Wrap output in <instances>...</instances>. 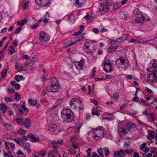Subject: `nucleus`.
Segmentation results:
<instances>
[{
  "mask_svg": "<svg viewBox=\"0 0 157 157\" xmlns=\"http://www.w3.org/2000/svg\"><path fill=\"white\" fill-rule=\"evenodd\" d=\"M61 114L62 119L67 122H71L73 120V114L72 111L68 108L63 109L61 111Z\"/></svg>",
  "mask_w": 157,
  "mask_h": 157,
  "instance_id": "f257e3e1",
  "label": "nucleus"
},
{
  "mask_svg": "<svg viewBox=\"0 0 157 157\" xmlns=\"http://www.w3.org/2000/svg\"><path fill=\"white\" fill-rule=\"evenodd\" d=\"M115 65L118 67L126 70L130 66V64L127 59L121 57L116 60Z\"/></svg>",
  "mask_w": 157,
  "mask_h": 157,
  "instance_id": "f03ea898",
  "label": "nucleus"
},
{
  "mask_svg": "<svg viewBox=\"0 0 157 157\" xmlns=\"http://www.w3.org/2000/svg\"><path fill=\"white\" fill-rule=\"evenodd\" d=\"M104 135V131L102 129L96 128L93 130L91 138L97 140L102 137Z\"/></svg>",
  "mask_w": 157,
  "mask_h": 157,
  "instance_id": "7ed1b4c3",
  "label": "nucleus"
},
{
  "mask_svg": "<svg viewBox=\"0 0 157 157\" xmlns=\"http://www.w3.org/2000/svg\"><path fill=\"white\" fill-rule=\"evenodd\" d=\"M131 124L124 123L121 125L120 124L118 128V132L121 136L122 135L126 134L129 131L131 128Z\"/></svg>",
  "mask_w": 157,
  "mask_h": 157,
  "instance_id": "20e7f679",
  "label": "nucleus"
},
{
  "mask_svg": "<svg viewBox=\"0 0 157 157\" xmlns=\"http://www.w3.org/2000/svg\"><path fill=\"white\" fill-rule=\"evenodd\" d=\"M57 103H55L46 112V114L49 116V117L53 118H56L57 117V111L56 108L58 105Z\"/></svg>",
  "mask_w": 157,
  "mask_h": 157,
  "instance_id": "39448f33",
  "label": "nucleus"
},
{
  "mask_svg": "<svg viewBox=\"0 0 157 157\" xmlns=\"http://www.w3.org/2000/svg\"><path fill=\"white\" fill-rule=\"evenodd\" d=\"M93 44L89 42H85L83 45V48L86 52L88 53H92L94 51L93 49Z\"/></svg>",
  "mask_w": 157,
  "mask_h": 157,
  "instance_id": "423d86ee",
  "label": "nucleus"
},
{
  "mask_svg": "<svg viewBox=\"0 0 157 157\" xmlns=\"http://www.w3.org/2000/svg\"><path fill=\"white\" fill-rule=\"evenodd\" d=\"M50 39L49 36L45 32L42 31L40 33L39 39L42 42H48Z\"/></svg>",
  "mask_w": 157,
  "mask_h": 157,
  "instance_id": "0eeeda50",
  "label": "nucleus"
},
{
  "mask_svg": "<svg viewBox=\"0 0 157 157\" xmlns=\"http://www.w3.org/2000/svg\"><path fill=\"white\" fill-rule=\"evenodd\" d=\"M101 117L102 120L107 119L112 121L114 119V117L112 114H109L107 112H105L101 115Z\"/></svg>",
  "mask_w": 157,
  "mask_h": 157,
  "instance_id": "6e6552de",
  "label": "nucleus"
},
{
  "mask_svg": "<svg viewBox=\"0 0 157 157\" xmlns=\"http://www.w3.org/2000/svg\"><path fill=\"white\" fill-rule=\"evenodd\" d=\"M104 68L105 71L109 72L112 71L111 63L109 61H105L104 63Z\"/></svg>",
  "mask_w": 157,
  "mask_h": 157,
  "instance_id": "1a4fd4ad",
  "label": "nucleus"
},
{
  "mask_svg": "<svg viewBox=\"0 0 157 157\" xmlns=\"http://www.w3.org/2000/svg\"><path fill=\"white\" fill-rule=\"evenodd\" d=\"M36 3L39 6H49V0H35Z\"/></svg>",
  "mask_w": 157,
  "mask_h": 157,
  "instance_id": "9d476101",
  "label": "nucleus"
},
{
  "mask_svg": "<svg viewBox=\"0 0 157 157\" xmlns=\"http://www.w3.org/2000/svg\"><path fill=\"white\" fill-rule=\"evenodd\" d=\"M75 40L73 41L72 40H71L65 43L64 44V46L65 48L69 47L71 46L72 45L75 44L77 42L79 41L81 39L80 37H78V36L75 37Z\"/></svg>",
  "mask_w": 157,
  "mask_h": 157,
  "instance_id": "9b49d317",
  "label": "nucleus"
},
{
  "mask_svg": "<svg viewBox=\"0 0 157 157\" xmlns=\"http://www.w3.org/2000/svg\"><path fill=\"white\" fill-rule=\"evenodd\" d=\"M51 88L53 89V90H55L56 92L59 87L58 82L56 79L55 78H52L51 80Z\"/></svg>",
  "mask_w": 157,
  "mask_h": 157,
  "instance_id": "f8f14e48",
  "label": "nucleus"
},
{
  "mask_svg": "<svg viewBox=\"0 0 157 157\" xmlns=\"http://www.w3.org/2000/svg\"><path fill=\"white\" fill-rule=\"evenodd\" d=\"M110 43L111 45L108 49L109 52L114 51L117 47V45L114 41H111Z\"/></svg>",
  "mask_w": 157,
  "mask_h": 157,
  "instance_id": "ddd939ff",
  "label": "nucleus"
},
{
  "mask_svg": "<svg viewBox=\"0 0 157 157\" xmlns=\"http://www.w3.org/2000/svg\"><path fill=\"white\" fill-rule=\"evenodd\" d=\"M28 137L30 139V141L33 142H39L40 138L38 136L33 135L31 133L28 135Z\"/></svg>",
  "mask_w": 157,
  "mask_h": 157,
  "instance_id": "4468645a",
  "label": "nucleus"
},
{
  "mask_svg": "<svg viewBox=\"0 0 157 157\" xmlns=\"http://www.w3.org/2000/svg\"><path fill=\"white\" fill-rule=\"evenodd\" d=\"M157 77V70L154 71L151 74L147 76V80L148 81L151 82L155 80Z\"/></svg>",
  "mask_w": 157,
  "mask_h": 157,
  "instance_id": "2eb2a0df",
  "label": "nucleus"
},
{
  "mask_svg": "<svg viewBox=\"0 0 157 157\" xmlns=\"http://www.w3.org/2000/svg\"><path fill=\"white\" fill-rule=\"evenodd\" d=\"M157 66V63L154 62L150 63L147 66V71L151 72L153 71Z\"/></svg>",
  "mask_w": 157,
  "mask_h": 157,
  "instance_id": "dca6fc26",
  "label": "nucleus"
},
{
  "mask_svg": "<svg viewBox=\"0 0 157 157\" xmlns=\"http://www.w3.org/2000/svg\"><path fill=\"white\" fill-rule=\"evenodd\" d=\"M86 86H87L86 90H88V93L91 94H92L94 91V85L91 83H88Z\"/></svg>",
  "mask_w": 157,
  "mask_h": 157,
  "instance_id": "f3484780",
  "label": "nucleus"
},
{
  "mask_svg": "<svg viewBox=\"0 0 157 157\" xmlns=\"http://www.w3.org/2000/svg\"><path fill=\"white\" fill-rule=\"evenodd\" d=\"M123 36H122L116 39V40L114 41L115 42L119 43L122 42L126 40L128 37V35L126 33L123 34Z\"/></svg>",
  "mask_w": 157,
  "mask_h": 157,
  "instance_id": "a211bd4d",
  "label": "nucleus"
},
{
  "mask_svg": "<svg viewBox=\"0 0 157 157\" xmlns=\"http://www.w3.org/2000/svg\"><path fill=\"white\" fill-rule=\"evenodd\" d=\"M78 100H79V99L77 98H71L70 102V105L71 107L72 108L75 109L76 108V104L75 103V102H77Z\"/></svg>",
  "mask_w": 157,
  "mask_h": 157,
  "instance_id": "6ab92c4d",
  "label": "nucleus"
},
{
  "mask_svg": "<svg viewBox=\"0 0 157 157\" xmlns=\"http://www.w3.org/2000/svg\"><path fill=\"white\" fill-rule=\"evenodd\" d=\"M102 110V108L100 106H98L92 110V113L93 115H96L99 116L100 115V113L98 112Z\"/></svg>",
  "mask_w": 157,
  "mask_h": 157,
  "instance_id": "aec40b11",
  "label": "nucleus"
},
{
  "mask_svg": "<svg viewBox=\"0 0 157 157\" xmlns=\"http://www.w3.org/2000/svg\"><path fill=\"white\" fill-rule=\"evenodd\" d=\"M84 64L83 61H82L75 62V65L76 68L79 70L82 69Z\"/></svg>",
  "mask_w": 157,
  "mask_h": 157,
  "instance_id": "412c9836",
  "label": "nucleus"
},
{
  "mask_svg": "<svg viewBox=\"0 0 157 157\" xmlns=\"http://www.w3.org/2000/svg\"><path fill=\"white\" fill-rule=\"evenodd\" d=\"M125 154V151L121 149L119 151H115L114 153V155L115 157L119 156L120 157H124Z\"/></svg>",
  "mask_w": 157,
  "mask_h": 157,
  "instance_id": "4be33fe9",
  "label": "nucleus"
},
{
  "mask_svg": "<svg viewBox=\"0 0 157 157\" xmlns=\"http://www.w3.org/2000/svg\"><path fill=\"white\" fill-rule=\"evenodd\" d=\"M109 6L107 5L101 4V5L100 8L99 9V10L101 12L102 11L105 12H107L109 10Z\"/></svg>",
  "mask_w": 157,
  "mask_h": 157,
  "instance_id": "5701e85b",
  "label": "nucleus"
},
{
  "mask_svg": "<svg viewBox=\"0 0 157 157\" xmlns=\"http://www.w3.org/2000/svg\"><path fill=\"white\" fill-rule=\"evenodd\" d=\"M76 108L75 109H78L79 110L83 109V104L82 101L79 99L78 102L76 103Z\"/></svg>",
  "mask_w": 157,
  "mask_h": 157,
  "instance_id": "b1692460",
  "label": "nucleus"
},
{
  "mask_svg": "<svg viewBox=\"0 0 157 157\" xmlns=\"http://www.w3.org/2000/svg\"><path fill=\"white\" fill-rule=\"evenodd\" d=\"M49 17V15L48 12L46 13L45 15L41 19L39 20L40 22L43 21L44 23H47L48 21V18Z\"/></svg>",
  "mask_w": 157,
  "mask_h": 157,
  "instance_id": "393cba45",
  "label": "nucleus"
},
{
  "mask_svg": "<svg viewBox=\"0 0 157 157\" xmlns=\"http://www.w3.org/2000/svg\"><path fill=\"white\" fill-rule=\"evenodd\" d=\"M128 14L126 12H122L120 15V18L122 19L126 20L128 17Z\"/></svg>",
  "mask_w": 157,
  "mask_h": 157,
  "instance_id": "a878e982",
  "label": "nucleus"
},
{
  "mask_svg": "<svg viewBox=\"0 0 157 157\" xmlns=\"http://www.w3.org/2000/svg\"><path fill=\"white\" fill-rule=\"evenodd\" d=\"M134 14L136 17L138 18H141L142 17V13L139 9H136L134 11Z\"/></svg>",
  "mask_w": 157,
  "mask_h": 157,
  "instance_id": "bb28decb",
  "label": "nucleus"
},
{
  "mask_svg": "<svg viewBox=\"0 0 157 157\" xmlns=\"http://www.w3.org/2000/svg\"><path fill=\"white\" fill-rule=\"evenodd\" d=\"M57 128L56 125L55 124H51L48 127V129L50 131L54 132Z\"/></svg>",
  "mask_w": 157,
  "mask_h": 157,
  "instance_id": "cd10ccee",
  "label": "nucleus"
},
{
  "mask_svg": "<svg viewBox=\"0 0 157 157\" xmlns=\"http://www.w3.org/2000/svg\"><path fill=\"white\" fill-rule=\"evenodd\" d=\"M30 64H26L23 67L21 68L18 71H26L27 70L28 68H30V69H32V68L30 67Z\"/></svg>",
  "mask_w": 157,
  "mask_h": 157,
  "instance_id": "c85d7f7f",
  "label": "nucleus"
},
{
  "mask_svg": "<svg viewBox=\"0 0 157 157\" xmlns=\"http://www.w3.org/2000/svg\"><path fill=\"white\" fill-rule=\"evenodd\" d=\"M8 107L5 104H0V109H1L4 113H5L7 110Z\"/></svg>",
  "mask_w": 157,
  "mask_h": 157,
  "instance_id": "c756f323",
  "label": "nucleus"
},
{
  "mask_svg": "<svg viewBox=\"0 0 157 157\" xmlns=\"http://www.w3.org/2000/svg\"><path fill=\"white\" fill-rule=\"evenodd\" d=\"M3 125L7 129L11 130H13V126L10 124L4 123L3 124Z\"/></svg>",
  "mask_w": 157,
  "mask_h": 157,
  "instance_id": "7c9ffc66",
  "label": "nucleus"
},
{
  "mask_svg": "<svg viewBox=\"0 0 157 157\" xmlns=\"http://www.w3.org/2000/svg\"><path fill=\"white\" fill-rule=\"evenodd\" d=\"M10 83L12 86H14V87L16 89L18 90L20 88L21 86L20 84L16 83L15 81H11Z\"/></svg>",
  "mask_w": 157,
  "mask_h": 157,
  "instance_id": "2f4dec72",
  "label": "nucleus"
},
{
  "mask_svg": "<svg viewBox=\"0 0 157 157\" xmlns=\"http://www.w3.org/2000/svg\"><path fill=\"white\" fill-rule=\"evenodd\" d=\"M128 42L129 43H134L135 44L142 43V42L139 41L137 39H134L130 40L128 41Z\"/></svg>",
  "mask_w": 157,
  "mask_h": 157,
  "instance_id": "473e14b6",
  "label": "nucleus"
},
{
  "mask_svg": "<svg viewBox=\"0 0 157 157\" xmlns=\"http://www.w3.org/2000/svg\"><path fill=\"white\" fill-rule=\"evenodd\" d=\"M155 134V132L154 131H151L149 132L147 136L148 139L149 140L152 139L154 137Z\"/></svg>",
  "mask_w": 157,
  "mask_h": 157,
  "instance_id": "72a5a7b5",
  "label": "nucleus"
},
{
  "mask_svg": "<svg viewBox=\"0 0 157 157\" xmlns=\"http://www.w3.org/2000/svg\"><path fill=\"white\" fill-rule=\"evenodd\" d=\"M125 154L132 156L134 153V150L132 149H128L125 151Z\"/></svg>",
  "mask_w": 157,
  "mask_h": 157,
  "instance_id": "f704fd0d",
  "label": "nucleus"
},
{
  "mask_svg": "<svg viewBox=\"0 0 157 157\" xmlns=\"http://www.w3.org/2000/svg\"><path fill=\"white\" fill-rule=\"evenodd\" d=\"M15 80L17 82H20L21 80H24V78L23 76L21 75H16L15 77Z\"/></svg>",
  "mask_w": 157,
  "mask_h": 157,
  "instance_id": "c9c22d12",
  "label": "nucleus"
},
{
  "mask_svg": "<svg viewBox=\"0 0 157 157\" xmlns=\"http://www.w3.org/2000/svg\"><path fill=\"white\" fill-rule=\"evenodd\" d=\"M28 102L31 106H34L36 104L37 101L36 100L32 99H29L28 100Z\"/></svg>",
  "mask_w": 157,
  "mask_h": 157,
  "instance_id": "e433bc0d",
  "label": "nucleus"
},
{
  "mask_svg": "<svg viewBox=\"0 0 157 157\" xmlns=\"http://www.w3.org/2000/svg\"><path fill=\"white\" fill-rule=\"evenodd\" d=\"M27 23V20L25 19H24L21 21H18L17 22V25L18 26H23L25 25Z\"/></svg>",
  "mask_w": 157,
  "mask_h": 157,
  "instance_id": "4c0bfd02",
  "label": "nucleus"
},
{
  "mask_svg": "<svg viewBox=\"0 0 157 157\" xmlns=\"http://www.w3.org/2000/svg\"><path fill=\"white\" fill-rule=\"evenodd\" d=\"M69 20L70 21L71 23H74L75 21V17L73 14H71L69 16Z\"/></svg>",
  "mask_w": 157,
  "mask_h": 157,
  "instance_id": "58836bf2",
  "label": "nucleus"
},
{
  "mask_svg": "<svg viewBox=\"0 0 157 157\" xmlns=\"http://www.w3.org/2000/svg\"><path fill=\"white\" fill-rule=\"evenodd\" d=\"M24 124L25 127L28 128H29L31 124L30 121L29 119H26L24 122Z\"/></svg>",
  "mask_w": 157,
  "mask_h": 157,
  "instance_id": "ea45409f",
  "label": "nucleus"
},
{
  "mask_svg": "<svg viewBox=\"0 0 157 157\" xmlns=\"http://www.w3.org/2000/svg\"><path fill=\"white\" fill-rule=\"evenodd\" d=\"M76 153V150L72 148L70 149L68 151V154L70 155H74Z\"/></svg>",
  "mask_w": 157,
  "mask_h": 157,
  "instance_id": "a19ab883",
  "label": "nucleus"
},
{
  "mask_svg": "<svg viewBox=\"0 0 157 157\" xmlns=\"http://www.w3.org/2000/svg\"><path fill=\"white\" fill-rule=\"evenodd\" d=\"M141 19H143L144 21H149L150 20V18L146 14L142 15V17H141Z\"/></svg>",
  "mask_w": 157,
  "mask_h": 157,
  "instance_id": "79ce46f5",
  "label": "nucleus"
},
{
  "mask_svg": "<svg viewBox=\"0 0 157 157\" xmlns=\"http://www.w3.org/2000/svg\"><path fill=\"white\" fill-rule=\"evenodd\" d=\"M75 4L77 6L81 7L83 6V3L82 2H80L79 0H75Z\"/></svg>",
  "mask_w": 157,
  "mask_h": 157,
  "instance_id": "37998d69",
  "label": "nucleus"
},
{
  "mask_svg": "<svg viewBox=\"0 0 157 157\" xmlns=\"http://www.w3.org/2000/svg\"><path fill=\"white\" fill-rule=\"evenodd\" d=\"M23 105H22L21 107L18 109V110L20 113H22L24 111H25L27 109V108L25 106L24 104V103H23Z\"/></svg>",
  "mask_w": 157,
  "mask_h": 157,
  "instance_id": "c03bdc74",
  "label": "nucleus"
},
{
  "mask_svg": "<svg viewBox=\"0 0 157 157\" xmlns=\"http://www.w3.org/2000/svg\"><path fill=\"white\" fill-rule=\"evenodd\" d=\"M16 121L17 123L21 125H23L24 124V121L21 118H18L16 119Z\"/></svg>",
  "mask_w": 157,
  "mask_h": 157,
  "instance_id": "a18cd8bd",
  "label": "nucleus"
},
{
  "mask_svg": "<svg viewBox=\"0 0 157 157\" xmlns=\"http://www.w3.org/2000/svg\"><path fill=\"white\" fill-rule=\"evenodd\" d=\"M25 133V131L22 128H20L18 130V133L20 135H24Z\"/></svg>",
  "mask_w": 157,
  "mask_h": 157,
  "instance_id": "49530a36",
  "label": "nucleus"
},
{
  "mask_svg": "<svg viewBox=\"0 0 157 157\" xmlns=\"http://www.w3.org/2000/svg\"><path fill=\"white\" fill-rule=\"evenodd\" d=\"M9 52L11 54H13L15 52V49L12 46H10L8 49Z\"/></svg>",
  "mask_w": 157,
  "mask_h": 157,
  "instance_id": "de8ad7c7",
  "label": "nucleus"
},
{
  "mask_svg": "<svg viewBox=\"0 0 157 157\" xmlns=\"http://www.w3.org/2000/svg\"><path fill=\"white\" fill-rule=\"evenodd\" d=\"M15 99L16 101H18L21 99V96L17 93H15L14 94Z\"/></svg>",
  "mask_w": 157,
  "mask_h": 157,
  "instance_id": "09e8293b",
  "label": "nucleus"
},
{
  "mask_svg": "<svg viewBox=\"0 0 157 157\" xmlns=\"http://www.w3.org/2000/svg\"><path fill=\"white\" fill-rule=\"evenodd\" d=\"M139 103L140 105H145L146 104V102L145 100L142 98H140L139 101Z\"/></svg>",
  "mask_w": 157,
  "mask_h": 157,
  "instance_id": "8fccbe9b",
  "label": "nucleus"
},
{
  "mask_svg": "<svg viewBox=\"0 0 157 157\" xmlns=\"http://www.w3.org/2000/svg\"><path fill=\"white\" fill-rule=\"evenodd\" d=\"M14 140L18 144L20 145L23 144V141L21 139L19 138H15L14 139Z\"/></svg>",
  "mask_w": 157,
  "mask_h": 157,
  "instance_id": "3c124183",
  "label": "nucleus"
},
{
  "mask_svg": "<svg viewBox=\"0 0 157 157\" xmlns=\"http://www.w3.org/2000/svg\"><path fill=\"white\" fill-rule=\"evenodd\" d=\"M5 101L6 102H11L13 101V99L7 96L5 98Z\"/></svg>",
  "mask_w": 157,
  "mask_h": 157,
  "instance_id": "603ef678",
  "label": "nucleus"
},
{
  "mask_svg": "<svg viewBox=\"0 0 157 157\" xmlns=\"http://www.w3.org/2000/svg\"><path fill=\"white\" fill-rule=\"evenodd\" d=\"M121 4L119 2H117L113 5V8L115 10L119 9L121 6Z\"/></svg>",
  "mask_w": 157,
  "mask_h": 157,
  "instance_id": "864d4df0",
  "label": "nucleus"
},
{
  "mask_svg": "<svg viewBox=\"0 0 157 157\" xmlns=\"http://www.w3.org/2000/svg\"><path fill=\"white\" fill-rule=\"evenodd\" d=\"M105 154V155L108 156L109 155V149L108 147H105L104 148Z\"/></svg>",
  "mask_w": 157,
  "mask_h": 157,
  "instance_id": "5fc2aeb1",
  "label": "nucleus"
},
{
  "mask_svg": "<svg viewBox=\"0 0 157 157\" xmlns=\"http://www.w3.org/2000/svg\"><path fill=\"white\" fill-rule=\"evenodd\" d=\"M7 71L6 69H4L2 72L1 75L3 78L5 77L7 74Z\"/></svg>",
  "mask_w": 157,
  "mask_h": 157,
  "instance_id": "6e6d98bb",
  "label": "nucleus"
},
{
  "mask_svg": "<svg viewBox=\"0 0 157 157\" xmlns=\"http://www.w3.org/2000/svg\"><path fill=\"white\" fill-rule=\"evenodd\" d=\"M15 92V90L14 88H9L7 89V93L8 94L13 93Z\"/></svg>",
  "mask_w": 157,
  "mask_h": 157,
  "instance_id": "4d7b16f0",
  "label": "nucleus"
},
{
  "mask_svg": "<svg viewBox=\"0 0 157 157\" xmlns=\"http://www.w3.org/2000/svg\"><path fill=\"white\" fill-rule=\"evenodd\" d=\"M132 23L134 24L137 23H140L142 24V21L139 19H136L132 21Z\"/></svg>",
  "mask_w": 157,
  "mask_h": 157,
  "instance_id": "13d9d810",
  "label": "nucleus"
},
{
  "mask_svg": "<svg viewBox=\"0 0 157 157\" xmlns=\"http://www.w3.org/2000/svg\"><path fill=\"white\" fill-rule=\"evenodd\" d=\"M97 151L98 153L100 155L101 157H103V151L101 148H99L97 149Z\"/></svg>",
  "mask_w": 157,
  "mask_h": 157,
  "instance_id": "bf43d9fd",
  "label": "nucleus"
},
{
  "mask_svg": "<svg viewBox=\"0 0 157 157\" xmlns=\"http://www.w3.org/2000/svg\"><path fill=\"white\" fill-rule=\"evenodd\" d=\"M23 147L25 148V149L29 148L30 147V145L29 143L27 142L25 143H24L23 142Z\"/></svg>",
  "mask_w": 157,
  "mask_h": 157,
  "instance_id": "052dcab7",
  "label": "nucleus"
},
{
  "mask_svg": "<svg viewBox=\"0 0 157 157\" xmlns=\"http://www.w3.org/2000/svg\"><path fill=\"white\" fill-rule=\"evenodd\" d=\"M39 23H35L31 26V28L32 29H34L36 28L39 25Z\"/></svg>",
  "mask_w": 157,
  "mask_h": 157,
  "instance_id": "680f3d73",
  "label": "nucleus"
},
{
  "mask_svg": "<svg viewBox=\"0 0 157 157\" xmlns=\"http://www.w3.org/2000/svg\"><path fill=\"white\" fill-rule=\"evenodd\" d=\"M48 76V74L47 73H46L45 74H43L41 78L42 80L44 81L46 80V77Z\"/></svg>",
  "mask_w": 157,
  "mask_h": 157,
  "instance_id": "e2e57ef3",
  "label": "nucleus"
},
{
  "mask_svg": "<svg viewBox=\"0 0 157 157\" xmlns=\"http://www.w3.org/2000/svg\"><path fill=\"white\" fill-rule=\"evenodd\" d=\"M82 126L81 124H79V126L77 125L75 128V132L77 133L79 132V130L81 128Z\"/></svg>",
  "mask_w": 157,
  "mask_h": 157,
  "instance_id": "0e129e2a",
  "label": "nucleus"
},
{
  "mask_svg": "<svg viewBox=\"0 0 157 157\" xmlns=\"http://www.w3.org/2000/svg\"><path fill=\"white\" fill-rule=\"evenodd\" d=\"M46 90L49 92H56V91L53 90V89L51 88V86H48L47 87Z\"/></svg>",
  "mask_w": 157,
  "mask_h": 157,
  "instance_id": "69168bd1",
  "label": "nucleus"
},
{
  "mask_svg": "<svg viewBox=\"0 0 157 157\" xmlns=\"http://www.w3.org/2000/svg\"><path fill=\"white\" fill-rule=\"evenodd\" d=\"M152 86L155 88H157V77L155 80L152 83Z\"/></svg>",
  "mask_w": 157,
  "mask_h": 157,
  "instance_id": "338daca9",
  "label": "nucleus"
},
{
  "mask_svg": "<svg viewBox=\"0 0 157 157\" xmlns=\"http://www.w3.org/2000/svg\"><path fill=\"white\" fill-rule=\"evenodd\" d=\"M91 101L96 106H97L98 105L99 103L97 101L94 99H91Z\"/></svg>",
  "mask_w": 157,
  "mask_h": 157,
  "instance_id": "774afa93",
  "label": "nucleus"
}]
</instances>
